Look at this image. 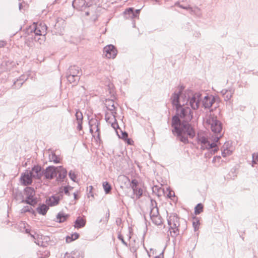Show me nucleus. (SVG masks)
<instances>
[{
  "label": "nucleus",
  "instance_id": "48",
  "mask_svg": "<svg viewBox=\"0 0 258 258\" xmlns=\"http://www.w3.org/2000/svg\"><path fill=\"white\" fill-rule=\"evenodd\" d=\"M154 258H163V251L161 252L159 255L154 256Z\"/></svg>",
  "mask_w": 258,
  "mask_h": 258
},
{
  "label": "nucleus",
  "instance_id": "55",
  "mask_svg": "<svg viewBox=\"0 0 258 258\" xmlns=\"http://www.w3.org/2000/svg\"><path fill=\"white\" fill-rule=\"evenodd\" d=\"M25 232H26V233H30V230H28V229H26V230H25Z\"/></svg>",
  "mask_w": 258,
  "mask_h": 258
},
{
  "label": "nucleus",
  "instance_id": "32",
  "mask_svg": "<svg viewBox=\"0 0 258 258\" xmlns=\"http://www.w3.org/2000/svg\"><path fill=\"white\" fill-rule=\"evenodd\" d=\"M26 212H30L32 214L35 213L34 210L30 206H24L21 210V213H25Z\"/></svg>",
  "mask_w": 258,
  "mask_h": 258
},
{
  "label": "nucleus",
  "instance_id": "59",
  "mask_svg": "<svg viewBox=\"0 0 258 258\" xmlns=\"http://www.w3.org/2000/svg\"><path fill=\"white\" fill-rule=\"evenodd\" d=\"M109 214L108 213V217H109Z\"/></svg>",
  "mask_w": 258,
  "mask_h": 258
},
{
  "label": "nucleus",
  "instance_id": "1",
  "mask_svg": "<svg viewBox=\"0 0 258 258\" xmlns=\"http://www.w3.org/2000/svg\"><path fill=\"white\" fill-rule=\"evenodd\" d=\"M180 92H175L171 97L172 104L175 107L176 113L172 117V132L176 134L178 140L184 144L188 143V138H193L195 132L188 121L193 118L191 109L185 106V101L179 98Z\"/></svg>",
  "mask_w": 258,
  "mask_h": 258
},
{
  "label": "nucleus",
  "instance_id": "14",
  "mask_svg": "<svg viewBox=\"0 0 258 258\" xmlns=\"http://www.w3.org/2000/svg\"><path fill=\"white\" fill-rule=\"evenodd\" d=\"M202 100L203 107L210 108L215 102V98L212 95L206 96Z\"/></svg>",
  "mask_w": 258,
  "mask_h": 258
},
{
  "label": "nucleus",
  "instance_id": "36",
  "mask_svg": "<svg viewBox=\"0 0 258 258\" xmlns=\"http://www.w3.org/2000/svg\"><path fill=\"white\" fill-rule=\"evenodd\" d=\"M203 206L202 204H198L195 207V213L196 215L199 214L203 211Z\"/></svg>",
  "mask_w": 258,
  "mask_h": 258
},
{
  "label": "nucleus",
  "instance_id": "10",
  "mask_svg": "<svg viewBox=\"0 0 258 258\" xmlns=\"http://www.w3.org/2000/svg\"><path fill=\"white\" fill-rule=\"evenodd\" d=\"M89 126H90V132L93 135V136H95V135H93V133H97V136H99V121L96 119H91L89 122Z\"/></svg>",
  "mask_w": 258,
  "mask_h": 258
},
{
  "label": "nucleus",
  "instance_id": "6",
  "mask_svg": "<svg viewBox=\"0 0 258 258\" xmlns=\"http://www.w3.org/2000/svg\"><path fill=\"white\" fill-rule=\"evenodd\" d=\"M47 27L44 24L41 23L39 25H34L33 28L31 30V32H33L35 36H44L46 33ZM36 41H38L40 38L34 37Z\"/></svg>",
  "mask_w": 258,
  "mask_h": 258
},
{
  "label": "nucleus",
  "instance_id": "34",
  "mask_svg": "<svg viewBox=\"0 0 258 258\" xmlns=\"http://www.w3.org/2000/svg\"><path fill=\"white\" fill-rule=\"evenodd\" d=\"M103 186L104 191L106 194H108L110 192V191L111 189V186L108 183V182H107V181L104 182L103 183Z\"/></svg>",
  "mask_w": 258,
  "mask_h": 258
},
{
  "label": "nucleus",
  "instance_id": "13",
  "mask_svg": "<svg viewBox=\"0 0 258 258\" xmlns=\"http://www.w3.org/2000/svg\"><path fill=\"white\" fill-rule=\"evenodd\" d=\"M72 6L78 11H83L87 7H90L85 0H74Z\"/></svg>",
  "mask_w": 258,
  "mask_h": 258
},
{
  "label": "nucleus",
  "instance_id": "30",
  "mask_svg": "<svg viewBox=\"0 0 258 258\" xmlns=\"http://www.w3.org/2000/svg\"><path fill=\"white\" fill-rule=\"evenodd\" d=\"M150 219L155 225H160L162 224V219L160 215L153 217Z\"/></svg>",
  "mask_w": 258,
  "mask_h": 258
},
{
  "label": "nucleus",
  "instance_id": "38",
  "mask_svg": "<svg viewBox=\"0 0 258 258\" xmlns=\"http://www.w3.org/2000/svg\"><path fill=\"white\" fill-rule=\"evenodd\" d=\"M69 176L70 177V178L73 181H75V179L76 178V175L75 174V173L72 171V170H71L69 173Z\"/></svg>",
  "mask_w": 258,
  "mask_h": 258
},
{
  "label": "nucleus",
  "instance_id": "19",
  "mask_svg": "<svg viewBox=\"0 0 258 258\" xmlns=\"http://www.w3.org/2000/svg\"><path fill=\"white\" fill-rule=\"evenodd\" d=\"M81 71V70L79 68V67L77 66H73L69 68L67 73L70 75H74V76H78L80 77L82 74Z\"/></svg>",
  "mask_w": 258,
  "mask_h": 258
},
{
  "label": "nucleus",
  "instance_id": "20",
  "mask_svg": "<svg viewBox=\"0 0 258 258\" xmlns=\"http://www.w3.org/2000/svg\"><path fill=\"white\" fill-rule=\"evenodd\" d=\"M221 93L222 94L224 100L226 101H229L234 93V90L232 89H230L229 90L223 89L221 91Z\"/></svg>",
  "mask_w": 258,
  "mask_h": 258
},
{
  "label": "nucleus",
  "instance_id": "41",
  "mask_svg": "<svg viewBox=\"0 0 258 258\" xmlns=\"http://www.w3.org/2000/svg\"><path fill=\"white\" fill-rule=\"evenodd\" d=\"M149 257H151L154 255V254H156V251L155 249L153 248L150 249V252H148Z\"/></svg>",
  "mask_w": 258,
  "mask_h": 258
},
{
  "label": "nucleus",
  "instance_id": "42",
  "mask_svg": "<svg viewBox=\"0 0 258 258\" xmlns=\"http://www.w3.org/2000/svg\"><path fill=\"white\" fill-rule=\"evenodd\" d=\"M138 183V181L136 179H133L131 182V186L132 187V186H137Z\"/></svg>",
  "mask_w": 258,
  "mask_h": 258
},
{
  "label": "nucleus",
  "instance_id": "4",
  "mask_svg": "<svg viewBox=\"0 0 258 258\" xmlns=\"http://www.w3.org/2000/svg\"><path fill=\"white\" fill-rule=\"evenodd\" d=\"M167 221L168 224L170 227L169 231L170 236L172 237H176L179 234L178 229L180 225L179 218L176 215L173 214L169 216Z\"/></svg>",
  "mask_w": 258,
  "mask_h": 258
},
{
  "label": "nucleus",
  "instance_id": "16",
  "mask_svg": "<svg viewBox=\"0 0 258 258\" xmlns=\"http://www.w3.org/2000/svg\"><path fill=\"white\" fill-rule=\"evenodd\" d=\"M57 174L58 176H56V180L58 181H63V179L67 176V171L62 166H59L58 167H57Z\"/></svg>",
  "mask_w": 258,
  "mask_h": 258
},
{
  "label": "nucleus",
  "instance_id": "37",
  "mask_svg": "<svg viewBox=\"0 0 258 258\" xmlns=\"http://www.w3.org/2000/svg\"><path fill=\"white\" fill-rule=\"evenodd\" d=\"M30 235L32 237H33L35 240H37L38 241V242L36 241H35V242L39 244V239H42V235H39L38 233H36L34 232V234L30 233Z\"/></svg>",
  "mask_w": 258,
  "mask_h": 258
},
{
  "label": "nucleus",
  "instance_id": "8",
  "mask_svg": "<svg viewBox=\"0 0 258 258\" xmlns=\"http://www.w3.org/2000/svg\"><path fill=\"white\" fill-rule=\"evenodd\" d=\"M44 175L46 179H51L57 176V167L49 166L44 171Z\"/></svg>",
  "mask_w": 258,
  "mask_h": 258
},
{
  "label": "nucleus",
  "instance_id": "54",
  "mask_svg": "<svg viewBox=\"0 0 258 258\" xmlns=\"http://www.w3.org/2000/svg\"><path fill=\"white\" fill-rule=\"evenodd\" d=\"M74 199H77L78 198H77V194L76 193H74Z\"/></svg>",
  "mask_w": 258,
  "mask_h": 258
},
{
  "label": "nucleus",
  "instance_id": "15",
  "mask_svg": "<svg viewBox=\"0 0 258 258\" xmlns=\"http://www.w3.org/2000/svg\"><path fill=\"white\" fill-rule=\"evenodd\" d=\"M140 10H136L134 11V8H130L126 9L124 14L126 18L133 19L139 16Z\"/></svg>",
  "mask_w": 258,
  "mask_h": 258
},
{
  "label": "nucleus",
  "instance_id": "24",
  "mask_svg": "<svg viewBox=\"0 0 258 258\" xmlns=\"http://www.w3.org/2000/svg\"><path fill=\"white\" fill-rule=\"evenodd\" d=\"M14 198L17 201L21 203H26L25 202V199L24 198V196L22 195V193L20 191H17L14 194Z\"/></svg>",
  "mask_w": 258,
  "mask_h": 258
},
{
  "label": "nucleus",
  "instance_id": "56",
  "mask_svg": "<svg viewBox=\"0 0 258 258\" xmlns=\"http://www.w3.org/2000/svg\"><path fill=\"white\" fill-rule=\"evenodd\" d=\"M122 177V178H123V179H127V178H126V176H122V177Z\"/></svg>",
  "mask_w": 258,
  "mask_h": 258
},
{
  "label": "nucleus",
  "instance_id": "43",
  "mask_svg": "<svg viewBox=\"0 0 258 258\" xmlns=\"http://www.w3.org/2000/svg\"><path fill=\"white\" fill-rule=\"evenodd\" d=\"M77 128L78 130L81 131L82 129V122H77Z\"/></svg>",
  "mask_w": 258,
  "mask_h": 258
},
{
  "label": "nucleus",
  "instance_id": "50",
  "mask_svg": "<svg viewBox=\"0 0 258 258\" xmlns=\"http://www.w3.org/2000/svg\"><path fill=\"white\" fill-rule=\"evenodd\" d=\"M127 136L128 135L126 132L122 133V138H126Z\"/></svg>",
  "mask_w": 258,
  "mask_h": 258
},
{
  "label": "nucleus",
  "instance_id": "21",
  "mask_svg": "<svg viewBox=\"0 0 258 258\" xmlns=\"http://www.w3.org/2000/svg\"><path fill=\"white\" fill-rule=\"evenodd\" d=\"M222 156L226 157L232 154V151L228 149V143H225L221 148Z\"/></svg>",
  "mask_w": 258,
  "mask_h": 258
},
{
  "label": "nucleus",
  "instance_id": "49",
  "mask_svg": "<svg viewBox=\"0 0 258 258\" xmlns=\"http://www.w3.org/2000/svg\"><path fill=\"white\" fill-rule=\"evenodd\" d=\"M87 4H88L89 6H91L92 4V0H85Z\"/></svg>",
  "mask_w": 258,
  "mask_h": 258
},
{
  "label": "nucleus",
  "instance_id": "57",
  "mask_svg": "<svg viewBox=\"0 0 258 258\" xmlns=\"http://www.w3.org/2000/svg\"><path fill=\"white\" fill-rule=\"evenodd\" d=\"M86 15H87V16H88V15H89V12H86Z\"/></svg>",
  "mask_w": 258,
  "mask_h": 258
},
{
  "label": "nucleus",
  "instance_id": "26",
  "mask_svg": "<svg viewBox=\"0 0 258 258\" xmlns=\"http://www.w3.org/2000/svg\"><path fill=\"white\" fill-rule=\"evenodd\" d=\"M49 159L51 162H53L54 163H58L60 162V158L53 152H51L49 155Z\"/></svg>",
  "mask_w": 258,
  "mask_h": 258
},
{
  "label": "nucleus",
  "instance_id": "51",
  "mask_svg": "<svg viewBox=\"0 0 258 258\" xmlns=\"http://www.w3.org/2000/svg\"><path fill=\"white\" fill-rule=\"evenodd\" d=\"M131 187H132L133 191L136 190H137V189H138L139 188L138 187V185L137 186H132Z\"/></svg>",
  "mask_w": 258,
  "mask_h": 258
},
{
  "label": "nucleus",
  "instance_id": "47",
  "mask_svg": "<svg viewBox=\"0 0 258 258\" xmlns=\"http://www.w3.org/2000/svg\"><path fill=\"white\" fill-rule=\"evenodd\" d=\"M220 159H221V157L220 156H216L213 158L212 161H213V162H215L216 160H218L219 161Z\"/></svg>",
  "mask_w": 258,
  "mask_h": 258
},
{
  "label": "nucleus",
  "instance_id": "25",
  "mask_svg": "<svg viewBox=\"0 0 258 258\" xmlns=\"http://www.w3.org/2000/svg\"><path fill=\"white\" fill-rule=\"evenodd\" d=\"M48 209L49 208L47 205L42 204L37 208V211L39 214L44 215L46 214Z\"/></svg>",
  "mask_w": 258,
  "mask_h": 258
},
{
  "label": "nucleus",
  "instance_id": "35",
  "mask_svg": "<svg viewBox=\"0 0 258 258\" xmlns=\"http://www.w3.org/2000/svg\"><path fill=\"white\" fill-rule=\"evenodd\" d=\"M77 122H82L83 116L82 113L80 111H77L75 114Z\"/></svg>",
  "mask_w": 258,
  "mask_h": 258
},
{
  "label": "nucleus",
  "instance_id": "31",
  "mask_svg": "<svg viewBox=\"0 0 258 258\" xmlns=\"http://www.w3.org/2000/svg\"><path fill=\"white\" fill-rule=\"evenodd\" d=\"M143 194V190L141 188H138L137 190L133 191V197H132V198H135V196H136V198L137 199H139L141 196Z\"/></svg>",
  "mask_w": 258,
  "mask_h": 258
},
{
  "label": "nucleus",
  "instance_id": "45",
  "mask_svg": "<svg viewBox=\"0 0 258 258\" xmlns=\"http://www.w3.org/2000/svg\"><path fill=\"white\" fill-rule=\"evenodd\" d=\"M179 7H180V8H182V9H185V10H190V11H191V12H192V11H192V8H191L190 7H189V6H188V7H184V6H183L182 5H180V6H179Z\"/></svg>",
  "mask_w": 258,
  "mask_h": 258
},
{
  "label": "nucleus",
  "instance_id": "52",
  "mask_svg": "<svg viewBox=\"0 0 258 258\" xmlns=\"http://www.w3.org/2000/svg\"><path fill=\"white\" fill-rule=\"evenodd\" d=\"M168 196L169 197V198H171L172 196H174V194L173 193V195L172 194V192L171 191H170L168 195Z\"/></svg>",
  "mask_w": 258,
  "mask_h": 258
},
{
  "label": "nucleus",
  "instance_id": "2",
  "mask_svg": "<svg viewBox=\"0 0 258 258\" xmlns=\"http://www.w3.org/2000/svg\"><path fill=\"white\" fill-rule=\"evenodd\" d=\"M206 122L214 134V136L207 138L204 134L198 133V144L201 146V150H211V153L214 154L219 150L217 143L223 135L222 133V124L217 119V117L214 115L209 116Z\"/></svg>",
  "mask_w": 258,
  "mask_h": 258
},
{
  "label": "nucleus",
  "instance_id": "58",
  "mask_svg": "<svg viewBox=\"0 0 258 258\" xmlns=\"http://www.w3.org/2000/svg\"><path fill=\"white\" fill-rule=\"evenodd\" d=\"M90 187L91 188V189L92 188V186H90Z\"/></svg>",
  "mask_w": 258,
  "mask_h": 258
},
{
  "label": "nucleus",
  "instance_id": "39",
  "mask_svg": "<svg viewBox=\"0 0 258 258\" xmlns=\"http://www.w3.org/2000/svg\"><path fill=\"white\" fill-rule=\"evenodd\" d=\"M252 161L253 164H256V162L258 161V154L257 153H254L252 154Z\"/></svg>",
  "mask_w": 258,
  "mask_h": 258
},
{
  "label": "nucleus",
  "instance_id": "5",
  "mask_svg": "<svg viewBox=\"0 0 258 258\" xmlns=\"http://www.w3.org/2000/svg\"><path fill=\"white\" fill-rule=\"evenodd\" d=\"M24 194L26 196L25 202L26 204L34 207L37 203L36 199L34 198L35 195V192L33 188L31 187H26L24 189Z\"/></svg>",
  "mask_w": 258,
  "mask_h": 258
},
{
  "label": "nucleus",
  "instance_id": "9",
  "mask_svg": "<svg viewBox=\"0 0 258 258\" xmlns=\"http://www.w3.org/2000/svg\"><path fill=\"white\" fill-rule=\"evenodd\" d=\"M115 114L110 112V113H106L105 114V120L106 121L111 124L112 128L114 130H116L119 128L118 124L115 119Z\"/></svg>",
  "mask_w": 258,
  "mask_h": 258
},
{
  "label": "nucleus",
  "instance_id": "3",
  "mask_svg": "<svg viewBox=\"0 0 258 258\" xmlns=\"http://www.w3.org/2000/svg\"><path fill=\"white\" fill-rule=\"evenodd\" d=\"M179 94V98H182V101H185L186 105H189L193 110H197L200 105L201 101L202 100V95L200 93H195L191 94V95L188 94H181V91Z\"/></svg>",
  "mask_w": 258,
  "mask_h": 258
},
{
  "label": "nucleus",
  "instance_id": "18",
  "mask_svg": "<svg viewBox=\"0 0 258 258\" xmlns=\"http://www.w3.org/2000/svg\"><path fill=\"white\" fill-rule=\"evenodd\" d=\"M60 200V196H52L46 200V203L49 206L57 205Z\"/></svg>",
  "mask_w": 258,
  "mask_h": 258
},
{
  "label": "nucleus",
  "instance_id": "60",
  "mask_svg": "<svg viewBox=\"0 0 258 258\" xmlns=\"http://www.w3.org/2000/svg\"><path fill=\"white\" fill-rule=\"evenodd\" d=\"M19 1H20L21 0H19Z\"/></svg>",
  "mask_w": 258,
  "mask_h": 258
},
{
  "label": "nucleus",
  "instance_id": "46",
  "mask_svg": "<svg viewBox=\"0 0 258 258\" xmlns=\"http://www.w3.org/2000/svg\"><path fill=\"white\" fill-rule=\"evenodd\" d=\"M69 187L68 186H64V188H63V191H64V194L68 196L70 195V193L69 191Z\"/></svg>",
  "mask_w": 258,
  "mask_h": 258
},
{
  "label": "nucleus",
  "instance_id": "44",
  "mask_svg": "<svg viewBox=\"0 0 258 258\" xmlns=\"http://www.w3.org/2000/svg\"><path fill=\"white\" fill-rule=\"evenodd\" d=\"M7 44V42L4 40H0V48L5 47Z\"/></svg>",
  "mask_w": 258,
  "mask_h": 258
},
{
  "label": "nucleus",
  "instance_id": "28",
  "mask_svg": "<svg viewBox=\"0 0 258 258\" xmlns=\"http://www.w3.org/2000/svg\"><path fill=\"white\" fill-rule=\"evenodd\" d=\"M68 216H69L67 214H64L62 213H59L56 216L57 221L59 223L63 222L67 219Z\"/></svg>",
  "mask_w": 258,
  "mask_h": 258
},
{
  "label": "nucleus",
  "instance_id": "12",
  "mask_svg": "<svg viewBox=\"0 0 258 258\" xmlns=\"http://www.w3.org/2000/svg\"><path fill=\"white\" fill-rule=\"evenodd\" d=\"M33 178L29 170L26 171L22 173L21 176V180L22 184L24 185H30L32 182Z\"/></svg>",
  "mask_w": 258,
  "mask_h": 258
},
{
  "label": "nucleus",
  "instance_id": "53",
  "mask_svg": "<svg viewBox=\"0 0 258 258\" xmlns=\"http://www.w3.org/2000/svg\"><path fill=\"white\" fill-rule=\"evenodd\" d=\"M19 10L21 11L22 9V4L19 3Z\"/></svg>",
  "mask_w": 258,
  "mask_h": 258
},
{
  "label": "nucleus",
  "instance_id": "23",
  "mask_svg": "<svg viewBox=\"0 0 258 258\" xmlns=\"http://www.w3.org/2000/svg\"><path fill=\"white\" fill-rule=\"evenodd\" d=\"M67 78L70 83H73L74 85L77 84L80 80V77L74 76V75H70L67 73Z\"/></svg>",
  "mask_w": 258,
  "mask_h": 258
},
{
  "label": "nucleus",
  "instance_id": "7",
  "mask_svg": "<svg viewBox=\"0 0 258 258\" xmlns=\"http://www.w3.org/2000/svg\"><path fill=\"white\" fill-rule=\"evenodd\" d=\"M103 53L108 58H114L117 53V50L114 45H108L103 48Z\"/></svg>",
  "mask_w": 258,
  "mask_h": 258
},
{
  "label": "nucleus",
  "instance_id": "29",
  "mask_svg": "<svg viewBox=\"0 0 258 258\" xmlns=\"http://www.w3.org/2000/svg\"><path fill=\"white\" fill-rule=\"evenodd\" d=\"M79 236V234L78 233H74L71 234L70 236H68L66 237V242L67 243H70L72 241L78 238Z\"/></svg>",
  "mask_w": 258,
  "mask_h": 258
},
{
  "label": "nucleus",
  "instance_id": "17",
  "mask_svg": "<svg viewBox=\"0 0 258 258\" xmlns=\"http://www.w3.org/2000/svg\"><path fill=\"white\" fill-rule=\"evenodd\" d=\"M151 207L150 208V218L159 216L158 208L157 207V203L155 201L151 200Z\"/></svg>",
  "mask_w": 258,
  "mask_h": 258
},
{
  "label": "nucleus",
  "instance_id": "33",
  "mask_svg": "<svg viewBox=\"0 0 258 258\" xmlns=\"http://www.w3.org/2000/svg\"><path fill=\"white\" fill-rule=\"evenodd\" d=\"M200 224V220L199 218L197 217H195L194 218V221L192 222V225L195 231L199 229V226Z\"/></svg>",
  "mask_w": 258,
  "mask_h": 258
},
{
  "label": "nucleus",
  "instance_id": "27",
  "mask_svg": "<svg viewBox=\"0 0 258 258\" xmlns=\"http://www.w3.org/2000/svg\"><path fill=\"white\" fill-rule=\"evenodd\" d=\"M106 107L109 111H110L111 113L116 114V112L115 111V108L114 106V104L112 100H109L107 102Z\"/></svg>",
  "mask_w": 258,
  "mask_h": 258
},
{
  "label": "nucleus",
  "instance_id": "22",
  "mask_svg": "<svg viewBox=\"0 0 258 258\" xmlns=\"http://www.w3.org/2000/svg\"><path fill=\"white\" fill-rule=\"evenodd\" d=\"M86 224L85 220L81 217H78L75 222V227L77 228L83 227Z\"/></svg>",
  "mask_w": 258,
  "mask_h": 258
},
{
  "label": "nucleus",
  "instance_id": "40",
  "mask_svg": "<svg viewBox=\"0 0 258 258\" xmlns=\"http://www.w3.org/2000/svg\"><path fill=\"white\" fill-rule=\"evenodd\" d=\"M117 238L120 240L122 242V243L125 246H127V243L123 239V236L122 235L120 234V233H119L118 234V236H117Z\"/></svg>",
  "mask_w": 258,
  "mask_h": 258
},
{
  "label": "nucleus",
  "instance_id": "11",
  "mask_svg": "<svg viewBox=\"0 0 258 258\" xmlns=\"http://www.w3.org/2000/svg\"><path fill=\"white\" fill-rule=\"evenodd\" d=\"M33 178L35 179H40L44 175V170L40 166H34L31 171H30Z\"/></svg>",
  "mask_w": 258,
  "mask_h": 258
}]
</instances>
